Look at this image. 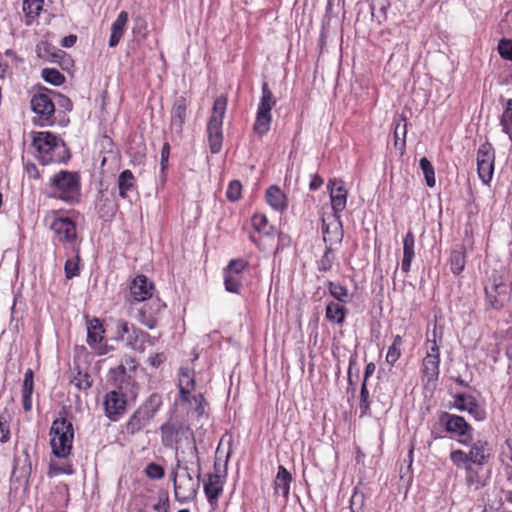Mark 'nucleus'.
<instances>
[{"label": "nucleus", "instance_id": "nucleus-1", "mask_svg": "<svg viewBox=\"0 0 512 512\" xmlns=\"http://www.w3.org/2000/svg\"><path fill=\"white\" fill-rule=\"evenodd\" d=\"M32 145L43 165L65 162L70 157L65 143L47 131L33 133Z\"/></svg>", "mask_w": 512, "mask_h": 512}, {"label": "nucleus", "instance_id": "nucleus-2", "mask_svg": "<svg viewBox=\"0 0 512 512\" xmlns=\"http://www.w3.org/2000/svg\"><path fill=\"white\" fill-rule=\"evenodd\" d=\"M48 195L72 204L78 202L80 198L78 175L65 170L56 173L50 179Z\"/></svg>", "mask_w": 512, "mask_h": 512}, {"label": "nucleus", "instance_id": "nucleus-3", "mask_svg": "<svg viewBox=\"0 0 512 512\" xmlns=\"http://www.w3.org/2000/svg\"><path fill=\"white\" fill-rule=\"evenodd\" d=\"M49 436L53 455L59 459L67 458L71 452L74 439L72 423L66 418L54 420Z\"/></svg>", "mask_w": 512, "mask_h": 512}, {"label": "nucleus", "instance_id": "nucleus-4", "mask_svg": "<svg viewBox=\"0 0 512 512\" xmlns=\"http://www.w3.org/2000/svg\"><path fill=\"white\" fill-rule=\"evenodd\" d=\"M174 485V495L177 501L184 503L192 500L199 488V479H194L192 472L186 465L177 460L171 473Z\"/></svg>", "mask_w": 512, "mask_h": 512}, {"label": "nucleus", "instance_id": "nucleus-5", "mask_svg": "<svg viewBox=\"0 0 512 512\" xmlns=\"http://www.w3.org/2000/svg\"><path fill=\"white\" fill-rule=\"evenodd\" d=\"M227 109V97L219 96L213 104L212 113L207 123V135L210 151L219 153L223 143V119Z\"/></svg>", "mask_w": 512, "mask_h": 512}, {"label": "nucleus", "instance_id": "nucleus-6", "mask_svg": "<svg viewBox=\"0 0 512 512\" xmlns=\"http://www.w3.org/2000/svg\"><path fill=\"white\" fill-rule=\"evenodd\" d=\"M512 287L503 273L495 272L485 286L486 301L493 309L503 308L511 299Z\"/></svg>", "mask_w": 512, "mask_h": 512}, {"label": "nucleus", "instance_id": "nucleus-7", "mask_svg": "<svg viewBox=\"0 0 512 512\" xmlns=\"http://www.w3.org/2000/svg\"><path fill=\"white\" fill-rule=\"evenodd\" d=\"M275 104L276 99L269 89L268 84L264 82L262 84V96L258 104L256 119L253 126L256 134L263 136L269 131L272 121L271 110Z\"/></svg>", "mask_w": 512, "mask_h": 512}, {"label": "nucleus", "instance_id": "nucleus-8", "mask_svg": "<svg viewBox=\"0 0 512 512\" xmlns=\"http://www.w3.org/2000/svg\"><path fill=\"white\" fill-rule=\"evenodd\" d=\"M160 404V396L151 395L149 400L140 406L130 417L126 425L128 433L136 434L141 431L155 416Z\"/></svg>", "mask_w": 512, "mask_h": 512}, {"label": "nucleus", "instance_id": "nucleus-9", "mask_svg": "<svg viewBox=\"0 0 512 512\" xmlns=\"http://www.w3.org/2000/svg\"><path fill=\"white\" fill-rule=\"evenodd\" d=\"M439 421L447 432L459 437L458 442L460 444L469 445L472 441L473 428L463 417L443 412L440 415Z\"/></svg>", "mask_w": 512, "mask_h": 512}, {"label": "nucleus", "instance_id": "nucleus-10", "mask_svg": "<svg viewBox=\"0 0 512 512\" xmlns=\"http://www.w3.org/2000/svg\"><path fill=\"white\" fill-rule=\"evenodd\" d=\"M495 151L490 143L482 144L477 151L478 176L484 184H489L494 173Z\"/></svg>", "mask_w": 512, "mask_h": 512}, {"label": "nucleus", "instance_id": "nucleus-11", "mask_svg": "<svg viewBox=\"0 0 512 512\" xmlns=\"http://www.w3.org/2000/svg\"><path fill=\"white\" fill-rule=\"evenodd\" d=\"M51 229L59 242L69 245L71 249L78 247L76 226L72 220L64 217L55 218Z\"/></svg>", "mask_w": 512, "mask_h": 512}, {"label": "nucleus", "instance_id": "nucleus-12", "mask_svg": "<svg viewBox=\"0 0 512 512\" xmlns=\"http://www.w3.org/2000/svg\"><path fill=\"white\" fill-rule=\"evenodd\" d=\"M322 233L327 247H333L342 242L343 229L339 214L332 213L331 216L322 219Z\"/></svg>", "mask_w": 512, "mask_h": 512}, {"label": "nucleus", "instance_id": "nucleus-13", "mask_svg": "<svg viewBox=\"0 0 512 512\" xmlns=\"http://www.w3.org/2000/svg\"><path fill=\"white\" fill-rule=\"evenodd\" d=\"M333 213L339 214L345 209L348 192L341 179H330L327 184Z\"/></svg>", "mask_w": 512, "mask_h": 512}, {"label": "nucleus", "instance_id": "nucleus-14", "mask_svg": "<svg viewBox=\"0 0 512 512\" xmlns=\"http://www.w3.org/2000/svg\"><path fill=\"white\" fill-rule=\"evenodd\" d=\"M104 332L105 330L99 319L93 318L87 321V343L98 355L107 353L106 345L102 344Z\"/></svg>", "mask_w": 512, "mask_h": 512}, {"label": "nucleus", "instance_id": "nucleus-15", "mask_svg": "<svg viewBox=\"0 0 512 512\" xmlns=\"http://www.w3.org/2000/svg\"><path fill=\"white\" fill-rule=\"evenodd\" d=\"M454 407L460 411H466L475 420L482 421L486 418L485 409L469 394H458L454 397Z\"/></svg>", "mask_w": 512, "mask_h": 512}, {"label": "nucleus", "instance_id": "nucleus-16", "mask_svg": "<svg viewBox=\"0 0 512 512\" xmlns=\"http://www.w3.org/2000/svg\"><path fill=\"white\" fill-rule=\"evenodd\" d=\"M126 397L119 390L108 392L104 398V407L106 415L112 419L117 420L126 410Z\"/></svg>", "mask_w": 512, "mask_h": 512}, {"label": "nucleus", "instance_id": "nucleus-17", "mask_svg": "<svg viewBox=\"0 0 512 512\" xmlns=\"http://www.w3.org/2000/svg\"><path fill=\"white\" fill-rule=\"evenodd\" d=\"M189 100L181 95L176 97L171 109V128L178 134L182 132L187 117Z\"/></svg>", "mask_w": 512, "mask_h": 512}, {"label": "nucleus", "instance_id": "nucleus-18", "mask_svg": "<svg viewBox=\"0 0 512 512\" xmlns=\"http://www.w3.org/2000/svg\"><path fill=\"white\" fill-rule=\"evenodd\" d=\"M153 284L144 275H138L130 285L129 300L145 301L152 296Z\"/></svg>", "mask_w": 512, "mask_h": 512}, {"label": "nucleus", "instance_id": "nucleus-19", "mask_svg": "<svg viewBox=\"0 0 512 512\" xmlns=\"http://www.w3.org/2000/svg\"><path fill=\"white\" fill-rule=\"evenodd\" d=\"M31 108L43 120H49L54 112L55 106L51 98L45 93H37L31 99Z\"/></svg>", "mask_w": 512, "mask_h": 512}, {"label": "nucleus", "instance_id": "nucleus-20", "mask_svg": "<svg viewBox=\"0 0 512 512\" xmlns=\"http://www.w3.org/2000/svg\"><path fill=\"white\" fill-rule=\"evenodd\" d=\"M165 307L159 299L153 300L147 309L146 306L142 307L137 314V320L149 329H154L157 326L156 314Z\"/></svg>", "mask_w": 512, "mask_h": 512}, {"label": "nucleus", "instance_id": "nucleus-21", "mask_svg": "<svg viewBox=\"0 0 512 512\" xmlns=\"http://www.w3.org/2000/svg\"><path fill=\"white\" fill-rule=\"evenodd\" d=\"M468 458L472 465L482 467L486 464L490 457V449L488 443L483 440H477L473 442L469 452H467Z\"/></svg>", "mask_w": 512, "mask_h": 512}, {"label": "nucleus", "instance_id": "nucleus-22", "mask_svg": "<svg viewBox=\"0 0 512 512\" xmlns=\"http://www.w3.org/2000/svg\"><path fill=\"white\" fill-rule=\"evenodd\" d=\"M224 480L218 474H210L204 484V492L208 502L214 506L223 492Z\"/></svg>", "mask_w": 512, "mask_h": 512}, {"label": "nucleus", "instance_id": "nucleus-23", "mask_svg": "<svg viewBox=\"0 0 512 512\" xmlns=\"http://www.w3.org/2000/svg\"><path fill=\"white\" fill-rule=\"evenodd\" d=\"M119 196L123 199H130L131 195L136 192V180L130 170H124L118 176Z\"/></svg>", "mask_w": 512, "mask_h": 512}, {"label": "nucleus", "instance_id": "nucleus-24", "mask_svg": "<svg viewBox=\"0 0 512 512\" xmlns=\"http://www.w3.org/2000/svg\"><path fill=\"white\" fill-rule=\"evenodd\" d=\"M441 343L442 329L435 324L432 331L427 333L425 342L426 356L440 358Z\"/></svg>", "mask_w": 512, "mask_h": 512}, {"label": "nucleus", "instance_id": "nucleus-25", "mask_svg": "<svg viewBox=\"0 0 512 512\" xmlns=\"http://www.w3.org/2000/svg\"><path fill=\"white\" fill-rule=\"evenodd\" d=\"M266 201L276 211L282 212L288 206V200L284 192L277 186H271L266 190Z\"/></svg>", "mask_w": 512, "mask_h": 512}, {"label": "nucleus", "instance_id": "nucleus-26", "mask_svg": "<svg viewBox=\"0 0 512 512\" xmlns=\"http://www.w3.org/2000/svg\"><path fill=\"white\" fill-rule=\"evenodd\" d=\"M123 341H125L131 348L143 351L145 349V343L154 345L156 339L135 327V334L132 332L128 333L126 335V339Z\"/></svg>", "mask_w": 512, "mask_h": 512}, {"label": "nucleus", "instance_id": "nucleus-27", "mask_svg": "<svg viewBox=\"0 0 512 512\" xmlns=\"http://www.w3.org/2000/svg\"><path fill=\"white\" fill-rule=\"evenodd\" d=\"M415 237L411 231H408L403 239V259L401 269L404 273H408L411 268V263L415 256Z\"/></svg>", "mask_w": 512, "mask_h": 512}, {"label": "nucleus", "instance_id": "nucleus-28", "mask_svg": "<svg viewBox=\"0 0 512 512\" xmlns=\"http://www.w3.org/2000/svg\"><path fill=\"white\" fill-rule=\"evenodd\" d=\"M128 19V13L126 11H121L118 14L116 20L112 23L111 35L109 39L110 47H115L121 40L122 36L124 35Z\"/></svg>", "mask_w": 512, "mask_h": 512}, {"label": "nucleus", "instance_id": "nucleus-29", "mask_svg": "<svg viewBox=\"0 0 512 512\" xmlns=\"http://www.w3.org/2000/svg\"><path fill=\"white\" fill-rule=\"evenodd\" d=\"M466 484L470 489L479 490L486 485V480L482 474V467L469 464L465 469Z\"/></svg>", "mask_w": 512, "mask_h": 512}, {"label": "nucleus", "instance_id": "nucleus-30", "mask_svg": "<svg viewBox=\"0 0 512 512\" xmlns=\"http://www.w3.org/2000/svg\"><path fill=\"white\" fill-rule=\"evenodd\" d=\"M34 389L33 371L26 370L22 385V405L25 411L32 409V394Z\"/></svg>", "mask_w": 512, "mask_h": 512}, {"label": "nucleus", "instance_id": "nucleus-31", "mask_svg": "<svg viewBox=\"0 0 512 512\" xmlns=\"http://www.w3.org/2000/svg\"><path fill=\"white\" fill-rule=\"evenodd\" d=\"M195 387L193 372L188 368H180L179 371V389L181 397L189 400V395Z\"/></svg>", "mask_w": 512, "mask_h": 512}, {"label": "nucleus", "instance_id": "nucleus-32", "mask_svg": "<svg viewBox=\"0 0 512 512\" xmlns=\"http://www.w3.org/2000/svg\"><path fill=\"white\" fill-rule=\"evenodd\" d=\"M291 475L283 466L278 467V472L274 481V489L277 494L286 497L290 490Z\"/></svg>", "mask_w": 512, "mask_h": 512}, {"label": "nucleus", "instance_id": "nucleus-33", "mask_svg": "<svg viewBox=\"0 0 512 512\" xmlns=\"http://www.w3.org/2000/svg\"><path fill=\"white\" fill-rule=\"evenodd\" d=\"M181 426L174 423H164L161 426L162 443L167 447H173L179 440Z\"/></svg>", "mask_w": 512, "mask_h": 512}, {"label": "nucleus", "instance_id": "nucleus-34", "mask_svg": "<svg viewBox=\"0 0 512 512\" xmlns=\"http://www.w3.org/2000/svg\"><path fill=\"white\" fill-rule=\"evenodd\" d=\"M346 309L343 305L330 302L326 306V318L334 323L342 324L345 320Z\"/></svg>", "mask_w": 512, "mask_h": 512}, {"label": "nucleus", "instance_id": "nucleus-35", "mask_svg": "<svg viewBox=\"0 0 512 512\" xmlns=\"http://www.w3.org/2000/svg\"><path fill=\"white\" fill-rule=\"evenodd\" d=\"M440 358L425 356L423 359V374L428 381L436 380L439 375Z\"/></svg>", "mask_w": 512, "mask_h": 512}, {"label": "nucleus", "instance_id": "nucleus-36", "mask_svg": "<svg viewBox=\"0 0 512 512\" xmlns=\"http://www.w3.org/2000/svg\"><path fill=\"white\" fill-rule=\"evenodd\" d=\"M72 251H73V255L66 260L65 267H64L65 275H66L67 279H71L75 276H78L79 272H80L79 249H78V247H74V249H72Z\"/></svg>", "mask_w": 512, "mask_h": 512}, {"label": "nucleus", "instance_id": "nucleus-37", "mask_svg": "<svg viewBox=\"0 0 512 512\" xmlns=\"http://www.w3.org/2000/svg\"><path fill=\"white\" fill-rule=\"evenodd\" d=\"M466 255L463 250L452 251L449 258L450 270L454 275H459L465 267Z\"/></svg>", "mask_w": 512, "mask_h": 512}, {"label": "nucleus", "instance_id": "nucleus-38", "mask_svg": "<svg viewBox=\"0 0 512 512\" xmlns=\"http://www.w3.org/2000/svg\"><path fill=\"white\" fill-rule=\"evenodd\" d=\"M44 0H23V11L26 14V24L30 25L31 20L39 15L42 10Z\"/></svg>", "mask_w": 512, "mask_h": 512}, {"label": "nucleus", "instance_id": "nucleus-39", "mask_svg": "<svg viewBox=\"0 0 512 512\" xmlns=\"http://www.w3.org/2000/svg\"><path fill=\"white\" fill-rule=\"evenodd\" d=\"M388 7V0H371L370 10L372 17L376 19L379 23L386 20Z\"/></svg>", "mask_w": 512, "mask_h": 512}, {"label": "nucleus", "instance_id": "nucleus-40", "mask_svg": "<svg viewBox=\"0 0 512 512\" xmlns=\"http://www.w3.org/2000/svg\"><path fill=\"white\" fill-rule=\"evenodd\" d=\"M74 473L73 466L68 463H60L57 460L51 459L49 463V469L47 472L48 477L52 478L61 474L71 475Z\"/></svg>", "mask_w": 512, "mask_h": 512}, {"label": "nucleus", "instance_id": "nucleus-41", "mask_svg": "<svg viewBox=\"0 0 512 512\" xmlns=\"http://www.w3.org/2000/svg\"><path fill=\"white\" fill-rule=\"evenodd\" d=\"M500 124L502 131L506 133L512 141V99H509L506 102L500 119Z\"/></svg>", "mask_w": 512, "mask_h": 512}, {"label": "nucleus", "instance_id": "nucleus-42", "mask_svg": "<svg viewBox=\"0 0 512 512\" xmlns=\"http://www.w3.org/2000/svg\"><path fill=\"white\" fill-rule=\"evenodd\" d=\"M407 134V124L405 117H401L394 129V145L402 150L405 147Z\"/></svg>", "mask_w": 512, "mask_h": 512}, {"label": "nucleus", "instance_id": "nucleus-43", "mask_svg": "<svg viewBox=\"0 0 512 512\" xmlns=\"http://www.w3.org/2000/svg\"><path fill=\"white\" fill-rule=\"evenodd\" d=\"M403 344L402 337L400 335H396L393 338V342L391 346L388 348L387 354H386V361L390 365H394L397 360L401 356V346Z\"/></svg>", "mask_w": 512, "mask_h": 512}, {"label": "nucleus", "instance_id": "nucleus-44", "mask_svg": "<svg viewBox=\"0 0 512 512\" xmlns=\"http://www.w3.org/2000/svg\"><path fill=\"white\" fill-rule=\"evenodd\" d=\"M420 168L424 174L425 181L428 187L435 186V172L431 162L426 158L422 157L419 161Z\"/></svg>", "mask_w": 512, "mask_h": 512}, {"label": "nucleus", "instance_id": "nucleus-45", "mask_svg": "<svg viewBox=\"0 0 512 512\" xmlns=\"http://www.w3.org/2000/svg\"><path fill=\"white\" fill-rule=\"evenodd\" d=\"M330 294L339 302L346 303L349 299V291L346 287L339 283L329 282L328 284Z\"/></svg>", "mask_w": 512, "mask_h": 512}, {"label": "nucleus", "instance_id": "nucleus-46", "mask_svg": "<svg viewBox=\"0 0 512 512\" xmlns=\"http://www.w3.org/2000/svg\"><path fill=\"white\" fill-rule=\"evenodd\" d=\"M252 225L257 231L265 235H270L273 232V227L269 225L267 217L265 215H254L252 217Z\"/></svg>", "mask_w": 512, "mask_h": 512}, {"label": "nucleus", "instance_id": "nucleus-47", "mask_svg": "<svg viewBox=\"0 0 512 512\" xmlns=\"http://www.w3.org/2000/svg\"><path fill=\"white\" fill-rule=\"evenodd\" d=\"M42 77L46 82L56 86L61 85L65 80L63 74H61L57 69L54 68L43 69Z\"/></svg>", "mask_w": 512, "mask_h": 512}, {"label": "nucleus", "instance_id": "nucleus-48", "mask_svg": "<svg viewBox=\"0 0 512 512\" xmlns=\"http://www.w3.org/2000/svg\"><path fill=\"white\" fill-rule=\"evenodd\" d=\"M450 460L457 468L466 469V467L469 466V464H471L467 452L460 449H455L451 451Z\"/></svg>", "mask_w": 512, "mask_h": 512}, {"label": "nucleus", "instance_id": "nucleus-49", "mask_svg": "<svg viewBox=\"0 0 512 512\" xmlns=\"http://www.w3.org/2000/svg\"><path fill=\"white\" fill-rule=\"evenodd\" d=\"M224 284L228 292L239 293L241 289L240 277L238 275L224 272Z\"/></svg>", "mask_w": 512, "mask_h": 512}, {"label": "nucleus", "instance_id": "nucleus-50", "mask_svg": "<svg viewBox=\"0 0 512 512\" xmlns=\"http://www.w3.org/2000/svg\"><path fill=\"white\" fill-rule=\"evenodd\" d=\"M500 460L507 468L511 469L512 474V437L502 445Z\"/></svg>", "mask_w": 512, "mask_h": 512}, {"label": "nucleus", "instance_id": "nucleus-51", "mask_svg": "<svg viewBox=\"0 0 512 512\" xmlns=\"http://www.w3.org/2000/svg\"><path fill=\"white\" fill-rule=\"evenodd\" d=\"M116 330V336L115 338L117 340L123 341L126 339V335L130 332L135 334V326L133 324L128 323L125 320H118L115 325Z\"/></svg>", "mask_w": 512, "mask_h": 512}, {"label": "nucleus", "instance_id": "nucleus-52", "mask_svg": "<svg viewBox=\"0 0 512 512\" xmlns=\"http://www.w3.org/2000/svg\"><path fill=\"white\" fill-rule=\"evenodd\" d=\"M71 383L79 390H87L92 385V379L88 373L78 371L71 380Z\"/></svg>", "mask_w": 512, "mask_h": 512}, {"label": "nucleus", "instance_id": "nucleus-53", "mask_svg": "<svg viewBox=\"0 0 512 512\" xmlns=\"http://www.w3.org/2000/svg\"><path fill=\"white\" fill-rule=\"evenodd\" d=\"M365 504V496L362 492L357 489L354 490L350 498V510L351 512H363Z\"/></svg>", "mask_w": 512, "mask_h": 512}, {"label": "nucleus", "instance_id": "nucleus-54", "mask_svg": "<svg viewBox=\"0 0 512 512\" xmlns=\"http://www.w3.org/2000/svg\"><path fill=\"white\" fill-rule=\"evenodd\" d=\"M191 404L194 402L195 408L191 411L190 415L191 417L199 418L203 416L205 412V401L201 394L194 395L192 399L189 398L188 400Z\"/></svg>", "mask_w": 512, "mask_h": 512}, {"label": "nucleus", "instance_id": "nucleus-55", "mask_svg": "<svg viewBox=\"0 0 512 512\" xmlns=\"http://www.w3.org/2000/svg\"><path fill=\"white\" fill-rule=\"evenodd\" d=\"M334 254L332 251V247H326L325 252L319 261V269L322 271H328L332 268L334 262Z\"/></svg>", "mask_w": 512, "mask_h": 512}, {"label": "nucleus", "instance_id": "nucleus-56", "mask_svg": "<svg viewBox=\"0 0 512 512\" xmlns=\"http://www.w3.org/2000/svg\"><path fill=\"white\" fill-rule=\"evenodd\" d=\"M145 474L150 479L158 480L164 476V470L156 463H149L145 468Z\"/></svg>", "mask_w": 512, "mask_h": 512}, {"label": "nucleus", "instance_id": "nucleus-57", "mask_svg": "<svg viewBox=\"0 0 512 512\" xmlns=\"http://www.w3.org/2000/svg\"><path fill=\"white\" fill-rule=\"evenodd\" d=\"M242 185L239 181H232L228 185L226 195L230 201H237L241 196Z\"/></svg>", "mask_w": 512, "mask_h": 512}, {"label": "nucleus", "instance_id": "nucleus-58", "mask_svg": "<svg viewBox=\"0 0 512 512\" xmlns=\"http://www.w3.org/2000/svg\"><path fill=\"white\" fill-rule=\"evenodd\" d=\"M498 52L503 58L512 61V40L502 39L498 44Z\"/></svg>", "mask_w": 512, "mask_h": 512}, {"label": "nucleus", "instance_id": "nucleus-59", "mask_svg": "<svg viewBox=\"0 0 512 512\" xmlns=\"http://www.w3.org/2000/svg\"><path fill=\"white\" fill-rule=\"evenodd\" d=\"M10 439V428L5 415H0V442L5 443Z\"/></svg>", "mask_w": 512, "mask_h": 512}, {"label": "nucleus", "instance_id": "nucleus-60", "mask_svg": "<svg viewBox=\"0 0 512 512\" xmlns=\"http://www.w3.org/2000/svg\"><path fill=\"white\" fill-rule=\"evenodd\" d=\"M247 263L244 260L237 259L230 261L225 272L238 275L246 268Z\"/></svg>", "mask_w": 512, "mask_h": 512}, {"label": "nucleus", "instance_id": "nucleus-61", "mask_svg": "<svg viewBox=\"0 0 512 512\" xmlns=\"http://www.w3.org/2000/svg\"><path fill=\"white\" fill-rule=\"evenodd\" d=\"M368 398L369 392L365 381H363L360 391V408L362 410V413H365L369 407Z\"/></svg>", "mask_w": 512, "mask_h": 512}, {"label": "nucleus", "instance_id": "nucleus-62", "mask_svg": "<svg viewBox=\"0 0 512 512\" xmlns=\"http://www.w3.org/2000/svg\"><path fill=\"white\" fill-rule=\"evenodd\" d=\"M506 355L512 359V328L508 329L503 340Z\"/></svg>", "mask_w": 512, "mask_h": 512}, {"label": "nucleus", "instance_id": "nucleus-63", "mask_svg": "<svg viewBox=\"0 0 512 512\" xmlns=\"http://www.w3.org/2000/svg\"><path fill=\"white\" fill-rule=\"evenodd\" d=\"M166 357L164 353H156L148 358V363L153 367L160 366L164 361Z\"/></svg>", "mask_w": 512, "mask_h": 512}, {"label": "nucleus", "instance_id": "nucleus-64", "mask_svg": "<svg viewBox=\"0 0 512 512\" xmlns=\"http://www.w3.org/2000/svg\"><path fill=\"white\" fill-rule=\"evenodd\" d=\"M170 147L168 143H165L161 150V170H165L169 158Z\"/></svg>", "mask_w": 512, "mask_h": 512}]
</instances>
